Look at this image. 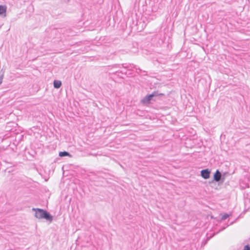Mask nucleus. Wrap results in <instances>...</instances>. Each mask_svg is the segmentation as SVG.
Returning <instances> with one entry per match:
<instances>
[{
  "instance_id": "nucleus-1",
  "label": "nucleus",
  "mask_w": 250,
  "mask_h": 250,
  "mask_svg": "<svg viewBox=\"0 0 250 250\" xmlns=\"http://www.w3.org/2000/svg\"><path fill=\"white\" fill-rule=\"evenodd\" d=\"M35 216L39 219L45 218L49 221L52 220V216L46 211L42 209L38 208L36 210Z\"/></svg>"
},
{
  "instance_id": "nucleus-2",
  "label": "nucleus",
  "mask_w": 250,
  "mask_h": 250,
  "mask_svg": "<svg viewBox=\"0 0 250 250\" xmlns=\"http://www.w3.org/2000/svg\"><path fill=\"white\" fill-rule=\"evenodd\" d=\"M163 94H150L147 96H146V97H145L142 100V103L144 104H149L150 103V101L151 100L152 98L155 96H158V95H163Z\"/></svg>"
},
{
  "instance_id": "nucleus-3",
  "label": "nucleus",
  "mask_w": 250,
  "mask_h": 250,
  "mask_svg": "<svg viewBox=\"0 0 250 250\" xmlns=\"http://www.w3.org/2000/svg\"><path fill=\"white\" fill-rule=\"evenodd\" d=\"M201 176L204 179H208L209 177L210 171L208 169L202 170L201 172Z\"/></svg>"
},
{
  "instance_id": "nucleus-4",
  "label": "nucleus",
  "mask_w": 250,
  "mask_h": 250,
  "mask_svg": "<svg viewBox=\"0 0 250 250\" xmlns=\"http://www.w3.org/2000/svg\"><path fill=\"white\" fill-rule=\"evenodd\" d=\"M221 173L219 172V170H217L214 175V180H215L216 181L218 182L219 181L220 179H221Z\"/></svg>"
},
{
  "instance_id": "nucleus-5",
  "label": "nucleus",
  "mask_w": 250,
  "mask_h": 250,
  "mask_svg": "<svg viewBox=\"0 0 250 250\" xmlns=\"http://www.w3.org/2000/svg\"><path fill=\"white\" fill-rule=\"evenodd\" d=\"M7 7L6 6L0 5V15H6Z\"/></svg>"
},
{
  "instance_id": "nucleus-6",
  "label": "nucleus",
  "mask_w": 250,
  "mask_h": 250,
  "mask_svg": "<svg viewBox=\"0 0 250 250\" xmlns=\"http://www.w3.org/2000/svg\"><path fill=\"white\" fill-rule=\"evenodd\" d=\"M62 83L60 81H54V86L56 88H59L61 87Z\"/></svg>"
},
{
  "instance_id": "nucleus-7",
  "label": "nucleus",
  "mask_w": 250,
  "mask_h": 250,
  "mask_svg": "<svg viewBox=\"0 0 250 250\" xmlns=\"http://www.w3.org/2000/svg\"><path fill=\"white\" fill-rule=\"evenodd\" d=\"M59 156L60 157H64L66 156H70L69 154L66 151L60 152L59 153Z\"/></svg>"
},
{
  "instance_id": "nucleus-8",
  "label": "nucleus",
  "mask_w": 250,
  "mask_h": 250,
  "mask_svg": "<svg viewBox=\"0 0 250 250\" xmlns=\"http://www.w3.org/2000/svg\"><path fill=\"white\" fill-rule=\"evenodd\" d=\"M229 217V215L227 214H224L222 217V219H227L228 217Z\"/></svg>"
},
{
  "instance_id": "nucleus-9",
  "label": "nucleus",
  "mask_w": 250,
  "mask_h": 250,
  "mask_svg": "<svg viewBox=\"0 0 250 250\" xmlns=\"http://www.w3.org/2000/svg\"><path fill=\"white\" fill-rule=\"evenodd\" d=\"M243 250H250V248L249 246L247 245L245 246Z\"/></svg>"
}]
</instances>
